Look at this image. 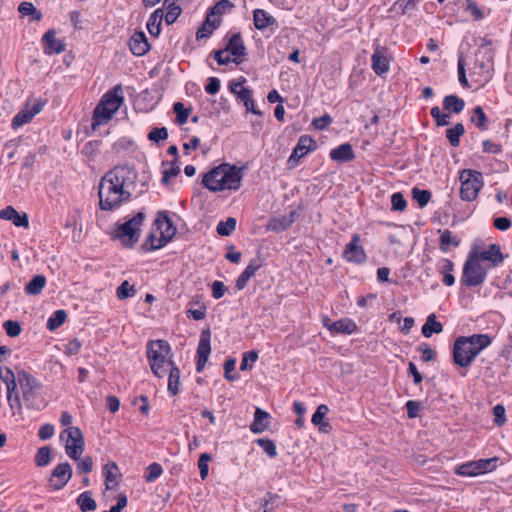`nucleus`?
I'll list each match as a JSON object with an SVG mask.
<instances>
[{"mask_svg":"<svg viewBox=\"0 0 512 512\" xmlns=\"http://www.w3.org/2000/svg\"><path fill=\"white\" fill-rule=\"evenodd\" d=\"M255 443L259 445L269 458H275L277 456L276 444L273 440L267 438H258Z\"/></svg>","mask_w":512,"mask_h":512,"instance_id":"nucleus-47","label":"nucleus"},{"mask_svg":"<svg viewBox=\"0 0 512 512\" xmlns=\"http://www.w3.org/2000/svg\"><path fill=\"white\" fill-rule=\"evenodd\" d=\"M129 48L135 56H143L150 50V44L144 32H135L129 40Z\"/></svg>","mask_w":512,"mask_h":512,"instance_id":"nucleus-19","label":"nucleus"},{"mask_svg":"<svg viewBox=\"0 0 512 512\" xmlns=\"http://www.w3.org/2000/svg\"><path fill=\"white\" fill-rule=\"evenodd\" d=\"M145 214L138 212L134 217L122 224H117L111 232L113 239H118L124 247H133L140 238V228Z\"/></svg>","mask_w":512,"mask_h":512,"instance_id":"nucleus-5","label":"nucleus"},{"mask_svg":"<svg viewBox=\"0 0 512 512\" xmlns=\"http://www.w3.org/2000/svg\"><path fill=\"white\" fill-rule=\"evenodd\" d=\"M103 473L105 477L106 489H112V484L117 485V478L120 476V473L119 468L115 462L107 463L103 468Z\"/></svg>","mask_w":512,"mask_h":512,"instance_id":"nucleus-34","label":"nucleus"},{"mask_svg":"<svg viewBox=\"0 0 512 512\" xmlns=\"http://www.w3.org/2000/svg\"><path fill=\"white\" fill-rule=\"evenodd\" d=\"M3 328L5 329L6 334L12 338L19 336L22 331L20 323L15 320H6L3 323Z\"/></svg>","mask_w":512,"mask_h":512,"instance_id":"nucleus-54","label":"nucleus"},{"mask_svg":"<svg viewBox=\"0 0 512 512\" xmlns=\"http://www.w3.org/2000/svg\"><path fill=\"white\" fill-rule=\"evenodd\" d=\"M443 331V325L437 321L434 313L428 315L425 324L422 326L421 332L425 338H430L433 334H439Z\"/></svg>","mask_w":512,"mask_h":512,"instance_id":"nucleus-31","label":"nucleus"},{"mask_svg":"<svg viewBox=\"0 0 512 512\" xmlns=\"http://www.w3.org/2000/svg\"><path fill=\"white\" fill-rule=\"evenodd\" d=\"M296 221V212L291 211L287 215H282L280 217H273L269 220L267 224V230L273 232H283L288 229L294 222Z\"/></svg>","mask_w":512,"mask_h":512,"instance_id":"nucleus-21","label":"nucleus"},{"mask_svg":"<svg viewBox=\"0 0 512 512\" xmlns=\"http://www.w3.org/2000/svg\"><path fill=\"white\" fill-rule=\"evenodd\" d=\"M32 118L33 113H30L28 109H24L14 116L11 126L13 129H17L30 122Z\"/></svg>","mask_w":512,"mask_h":512,"instance_id":"nucleus-51","label":"nucleus"},{"mask_svg":"<svg viewBox=\"0 0 512 512\" xmlns=\"http://www.w3.org/2000/svg\"><path fill=\"white\" fill-rule=\"evenodd\" d=\"M328 329L331 332L342 333V334H352L357 330V325L354 321L350 319H340L335 322H332Z\"/></svg>","mask_w":512,"mask_h":512,"instance_id":"nucleus-32","label":"nucleus"},{"mask_svg":"<svg viewBox=\"0 0 512 512\" xmlns=\"http://www.w3.org/2000/svg\"><path fill=\"white\" fill-rule=\"evenodd\" d=\"M167 13L165 15V21L168 25L173 24L178 17L181 15L182 9L179 5L165 6Z\"/></svg>","mask_w":512,"mask_h":512,"instance_id":"nucleus-57","label":"nucleus"},{"mask_svg":"<svg viewBox=\"0 0 512 512\" xmlns=\"http://www.w3.org/2000/svg\"><path fill=\"white\" fill-rule=\"evenodd\" d=\"M456 473L461 475V476H476V475H479V473L477 472V465H476L475 461L469 462V463H466V464H463V465L459 466V468L457 469Z\"/></svg>","mask_w":512,"mask_h":512,"instance_id":"nucleus-61","label":"nucleus"},{"mask_svg":"<svg viewBox=\"0 0 512 512\" xmlns=\"http://www.w3.org/2000/svg\"><path fill=\"white\" fill-rule=\"evenodd\" d=\"M136 294V289L134 286H131L127 280L123 281L121 285L117 288V297L120 300H124L126 298L132 297Z\"/></svg>","mask_w":512,"mask_h":512,"instance_id":"nucleus-53","label":"nucleus"},{"mask_svg":"<svg viewBox=\"0 0 512 512\" xmlns=\"http://www.w3.org/2000/svg\"><path fill=\"white\" fill-rule=\"evenodd\" d=\"M45 54H59L65 50V43L57 40L54 30H48L43 36Z\"/></svg>","mask_w":512,"mask_h":512,"instance_id":"nucleus-22","label":"nucleus"},{"mask_svg":"<svg viewBox=\"0 0 512 512\" xmlns=\"http://www.w3.org/2000/svg\"><path fill=\"white\" fill-rule=\"evenodd\" d=\"M330 158L337 162H350L355 159L352 145L343 143L330 152Z\"/></svg>","mask_w":512,"mask_h":512,"instance_id":"nucleus-25","label":"nucleus"},{"mask_svg":"<svg viewBox=\"0 0 512 512\" xmlns=\"http://www.w3.org/2000/svg\"><path fill=\"white\" fill-rule=\"evenodd\" d=\"M114 113L105 107L104 103H98L93 111L91 128L95 131L100 125L107 123Z\"/></svg>","mask_w":512,"mask_h":512,"instance_id":"nucleus-27","label":"nucleus"},{"mask_svg":"<svg viewBox=\"0 0 512 512\" xmlns=\"http://www.w3.org/2000/svg\"><path fill=\"white\" fill-rule=\"evenodd\" d=\"M466 10L469 11L477 21L484 18V12L479 8L474 0H466Z\"/></svg>","mask_w":512,"mask_h":512,"instance_id":"nucleus-64","label":"nucleus"},{"mask_svg":"<svg viewBox=\"0 0 512 512\" xmlns=\"http://www.w3.org/2000/svg\"><path fill=\"white\" fill-rule=\"evenodd\" d=\"M254 26L258 30H264L277 23L276 19L263 9H255L253 12Z\"/></svg>","mask_w":512,"mask_h":512,"instance_id":"nucleus-28","label":"nucleus"},{"mask_svg":"<svg viewBox=\"0 0 512 512\" xmlns=\"http://www.w3.org/2000/svg\"><path fill=\"white\" fill-rule=\"evenodd\" d=\"M391 205L392 210L401 212L405 210L407 202L402 193L396 192L391 196Z\"/></svg>","mask_w":512,"mask_h":512,"instance_id":"nucleus-56","label":"nucleus"},{"mask_svg":"<svg viewBox=\"0 0 512 512\" xmlns=\"http://www.w3.org/2000/svg\"><path fill=\"white\" fill-rule=\"evenodd\" d=\"M459 179L461 181V199L467 202L475 200L483 186L482 173L476 170L464 169L461 171Z\"/></svg>","mask_w":512,"mask_h":512,"instance_id":"nucleus-6","label":"nucleus"},{"mask_svg":"<svg viewBox=\"0 0 512 512\" xmlns=\"http://www.w3.org/2000/svg\"><path fill=\"white\" fill-rule=\"evenodd\" d=\"M280 499L276 493L268 492L264 498H261L258 502V512H273L277 505L276 502Z\"/></svg>","mask_w":512,"mask_h":512,"instance_id":"nucleus-39","label":"nucleus"},{"mask_svg":"<svg viewBox=\"0 0 512 512\" xmlns=\"http://www.w3.org/2000/svg\"><path fill=\"white\" fill-rule=\"evenodd\" d=\"M464 107V100L455 95H448L443 100V108L445 110H451L454 113H460Z\"/></svg>","mask_w":512,"mask_h":512,"instance_id":"nucleus-41","label":"nucleus"},{"mask_svg":"<svg viewBox=\"0 0 512 512\" xmlns=\"http://www.w3.org/2000/svg\"><path fill=\"white\" fill-rule=\"evenodd\" d=\"M51 449L49 446H43L38 449L35 455V463L38 467H44L50 463Z\"/></svg>","mask_w":512,"mask_h":512,"instance_id":"nucleus-49","label":"nucleus"},{"mask_svg":"<svg viewBox=\"0 0 512 512\" xmlns=\"http://www.w3.org/2000/svg\"><path fill=\"white\" fill-rule=\"evenodd\" d=\"M220 22V19L215 18L214 20H211V17H209V15H206L205 20L202 22L201 26L197 30L196 39L202 40L210 37L213 31L220 25Z\"/></svg>","mask_w":512,"mask_h":512,"instance_id":"nucleus-30","label":"nucleus"},{"mask_svg":"<svg viewBox=\"0 0 512 512\" xmlns=\"http://www.w3.org/2000/svg\"><path fill=\"white\" fill-rule=\"evenodd\" d=\"M72 467L68 462L58 464L51 473L49 485L54 490L62 489L71 479Z\"/></svg>","mask_w":512,"mask_h":512,"instance_id":"nucleus-11","label":"nucleus"},{"mask_svg":"<svg viewBox=\"0 0 512 512\" xmlns=\"http://www.w3.org/2000/svg\"><path fill=\"white\" fill-rule=\"evenodd\" d=\"M18 383L24 401L29 408H40L41 402L37 399V393L41 389V383L25 370L18 371Z\"/></svg>","mask_w":512,"mask_h":512,"instance_id":"nucleus-7","label":"nucleus"},{"mask_svg":"<svg viewBox=\"0 0 512 512\" xmlns=\"http://www.w3.org/2000/svg\"><path fill=\"white\" fill-rule=\"evenodd\" d=\"M431 192L428 190H422L417 187L412 189V198L418 203L420 208H424L431 199Z\"/></svg>","mask_w":512,"mask_h":512,"instance_id":"nucleus-46","label":"nucleus"},{"mask_svg":"<svg viewBox=\"0 0 512 512\" xmlns=\"http://www.w3.org/2000/svg\"><path fill=\"white\" fill-rule=\"evenodd\" d=\"M211 333L209 329L203 330L200 335V340L197 348V363L196 371L202 372L208 361L211 346H210Z\"/></svg>","mask_w":512,"mask_h":512,"instance_id":"nucleus-13","label":"nucleus"},{"mask_svg":"<svg viewBox=\"0 0 512 512\" xmlns=\"http://www.w3.org/2000/svg\"><path fill=\"white\" fill-rule=\"evenodd\" d=\"M224 49L227 53L229 52L232 56H234V63L240 64L243 62V57L246 55V47L240 33H234L229 38L228 43Z\"/></svg>","mask_w":512,"mask_h":512,"instance_id":"nucleus-16","label":"nucleus"},{"mask_svg":"<svg viewBox=\"0 0 512 512\" xmlns=\"http://www.w3.org/2000/svg\"><path fill=\"white\" fill-rule=\"evenodd\" d=\"M384 48L377 46L375 52L371 56L372 69L377 75H382L389 70V61L383 55Z\"/></svg>","mask_w":512,"mask_h":512,"instance_id":"nucleus-24","label":"nucleus"},{"mask_svg":"<svg viewBox=\"0 0 512 512\" xmlns=\"http://www.w3.org/2000/svg\"><path fill=\"white\" fill-rule=\"evenodd\" d=\"M329 412V408L325 404H321L317 407L316 411L312 415L311 421L315 426H319L324 422L326 414Z\"/></svg>","mask_w":512,"mask_h":512,"instance_id":"nucleus-55","label":"nucleus"},{"mask_svg":"<svg viewBox=\"0 0 512 512\" xmlns=\"http://www.w3.org/2000/svg\"><path fill=\"white\" fill-rule=\"evenodd\" d=\"M270 414L261 408H256L254 412V419L250 425V430L254 434H259L269 428Z\"/></svg>","mask_w":512,"mask_h":512,"instance_id":"nucleus-23","label":"nucleus"},{"mask_svg":"<svg viewBox=\"0 0 512 512\" xmlns=\"http://www.w3.org/2000/svg\"><path fill=\"white\" fill-rule=\"evenodd\" d=\"M123 90L120 84L116 85L113 89L105 93L100 100V103H104L105 107L110 110V113H116L121 104L124 101Z\"/></svg>","mask_w":512,"mask_h":512,"instance_id":"nucleus-17","label":"nucleus"},{"mask_svg":"<svg viewBox=\"0 0 512 512\" xmlns=\"http://www.w3.org/2000/svg\"><path fill=\"white\" fill-rule=\"evenodd\" d=\"M46 285V278L44 275L34 276L25 286V293L27 295H38L42 292Z\"/></svg>","mask_w":512,"mask_h":512,"instance_id":"nucleus-35","label":"nucleus"},{"mask_svg":"<svg viewBox=\"0 0 512 512\" xmlns=\"http://www.w3.org/2000/svg\"><path fill=\"white\" fill-rule=\"evenodd\" d=\"M163 472L160 464L154 462L147 467V475L145 479L147 482L155 481Z\"/></svg>","mask_w":512,"mask_h":512,"instance_id":"nucleus-59","label":"nucleus"},{"mask_svg":"<svg viewBox=\"0 0 512 512\" xmlns=\"http://www.w3.org/2000/svg\"><path fill=\"white\" fill-rule=\"evenodd\" d=\"M469 253H474L479 263L481 261H488L491 262L493 267H497L504 260L501 247L498 244L489 245V248L485 251H479L476 247H473Z\"/></svg>","mask_w":512,"mask_h":512,"instance_id":"nucleus-15","label":"nucleus"},{"mask_svg":"<svg viewBox=\"0 0 512 512\" xmlns=\"http://www.w3.org/2000/svg\"><path fill=\"white\" fill-rule=\"evenodd\" d=\"M316 149V142L307 135H303L299 138L297 145L292 151V154L288 158V165L290 168H294L299 160L304 157L307 153Z\"/></svg>","mask_w":512,"mask_h":512,"instance_id":"nucleus-12","label":"nucleus"},{"mask_svg":"<svg viewBox=\"0 0 512 512\" xmlns=\"http://www.w3.org/2000/svg\"><path fill=\"white\" fill-rule=\"evenodd\" d=\"M0 218L6 221H12L16 227L28 228L29 218L26 213L20 214L14 207L7 206L0 211Z\"/></svg>","mask_w":512,"mask_h":512,"instance_id":"nucleus-20","label":"nucleus"},{"mask_svg":"<svg viewBox=\"0 0 512 512\" xmlns=\"http://www.w3.org/2000/svg\"><path fill=\"white\" fill-rule=\"evenodd\" d=\"M237 221L234 217H228L226 221H220L216 231L221 236H229L236 228Z\"/></svg>","mask_w":512,"mask_h":512,"instance_id":"nucleus-45","label":"nucleus"},{"mask_svg":"<svg viewBox=\"0 0 512 512\" xmlns=\"http://www.w3.org/2000/svg\"><path fill=\"white\" fill-rule=\"evenodd\" d=\"M133 173L130 166L117 165L102 176L98 188L99 208L102 211H113L131 198L125 185Z\"/></svg>","mask_w":512,"mask_h":512,"instance_id":"nucleus-1","label":"nucleus"},{"mask_svg":"<svg viewBox=\"0 0 512 512\" xmlns=\"http://www.w3.org/2000/svg\"><path fill=\"white\" fill-rule=\"evenodd\" d=\"M440 235V249L442 252L446 253L449 251V245L458 247L461 243V240L457 236H453L452 232L448 229L443 231L439 230Z\"/></svg>","mask_w":512,"mask_h":512,"instance_id":"nucleus-37","label":"nucleus"},{"mask_svg":"<svg viewBox=\"0 0 512 512\" xmlns=\"http://www.w3.org/2000/svg\"><path fill=\"white\" fill-rule=\"evenodd\" d=\"M431 116L435 119L438 126L449 125V115L443 114L438 106L431 109Z\"/></svg>","mask_w":512,"mask_h":512,"instance_id":"nucleus-62","label":"nucleus"},{"mask_svg":"<svg viewBox=\"0 0 512 512\" xmlns=\"http://www.w3.org/2000/svg\"><path fill=\"white\" fill-rule=\"evenodd\" d=\"M211 460V456L208 453H202L198 460V468L200 470V477L202 480H205L208 476V462Z\"/></svg>","mask_w":512,"mask_h":512,"instance_id":"nucleus-58","label":"nucleus"},{"mask_svg":"<svg viewBox=\"0 0 512 512\" xmlns=\"http://www.w3.org/2000/svg\"><path fill=\"white\" fill-rule=\"evenodd\" d=\"M471 121L476 125V127L482 131L488 129V120L486 114L481 106H476L473 110V116L471 117Z\"/></svg>","mask_w":512,"mask_h":512,"instance_id":"nucleus-43","label":"nucleus"},{"mask_svg":"<svg viewBox=\"0 0 512 512\" xmlns=\"http://www.w3.org/2000/svg\"><path fill=\"white\" fill-rule=\"evenodd\" d=\"M242 169L229 163H221L205 173L202 184L211 192L238 190L242 181Z\"/></svg>","mask_w":512,"mask_h":512,"instance_id":"nucleus-2","label":"nucleus"},{"mask_svg":"<svg viewBox=\"0 0 512 512\" xmlns=\"http://www.w3.org/2000/svg\"><path fill=\"white\" fill-rule=\"evenodd\" d=\"M168 138V130L166 127L153 128L149 134L148 139L152 142H159Z\"/></svg>","mask_w":512,"mask_h":512,"instance_id":"nucleus-60","label":"nucleus"},{"mask_svg":"<svg viewBox=\"0 0 512 512\" xmlns=\"http://www.w3.org/2000/svg\"><path fill=\"white\" fill-rule=\"evenodd\" d=\"M17 384H19L18 377L6 385L7 401L12 410H17L18 412H21L22 404H21L19 392L17 390Z\"/></svg>","mask_w":512,"mask_h":512,"instance_id":"nucleus-29","label":"nucleus"},{"mask_svg":"<svg viewBox=\"0 0 512 512\" xmlns=\"http://www.w3.org/2000/svg\"><path fill=\"white\" fill-rule=\"evenodd\" d=\"M237 98L241 102H243L247 112H251L256 115L262 114L259 110L255 108L254 101L252 99V90L245 87H241V89L237 93Z\"/></svg>","mask_w":512,"mask_h":512,"instance_id":"nucleus-36","label":"nucleus"},{"mask_svg":"<svg viewBox=\"0 0 512 512\" xmlns=\"http://www.w3.org/2000/svg\"><path fill=\"white\" fill-rule=\"evenodd\" d=\"M493 63H494V50L489 49L484 53L483 60L476 59L475 66L472 71V75L477 76L476 82L480 86H484L488 83L493 76Z\"/></svg>","mask_w":512,"mask_h":512,"instance_id":"nucleus-10","label":"nucleus"},{"mask_svg":"<svg viewBox=\"0 0 512 512\" xmlns=\"http://www.w3.org/2000/svg\"><path fill=\"white\" fill-rule=\"evenodd\" d=\"M233 7V3H231L229 0H220L209 9L207 15H209V17L220 16Z\"/></svg>","mask_w":512,"mask_h":512,"instance_id":"nucleus-48","label":"nucleus"},{"mask_svg":"<svg viewBox=\"0 0 512 512\" xmlns=\"http://www.w3.org/2000/svg\"><path fill=\"white\" fill-rule=\"evenodd\" d=\"M170 354L171 347L165 340L150 341L147 344V358L151 371L156 377H164L168 368L174 365Z\"/></svg>","mask_w":512,"mask_h":512,"instance_id":"nucleus-4","label":"nucleus"},{"mask_svg":"<svg viewBox=\"0 0 512 512\" xmlns=\"http://www.w3.org/2000/svg\"><path fill=\"white\" fill-rule=\"evenodd\" d=\"M465 128L462 123H457L454 127L446 130V137L453 147L460 144V137L464 134Z\"/></svg>","mask_w":512,"mask_h":512,"instance_id":"nucleus-42","label":"nucleus"},{"mask_svg":"<svg viewBox=\"0 0 512 512\" xmlns=\"http://www.w3.org/2000/svg\"><path fill=\"white\" fill-rule=\"evenodd\" d=\"M77 470L79 473H90L93 470V458L91 456H85L84 458L77 459Z\"/></svg>","mask_w":512,"mask_h":512,"instance_id":"nucleus-63","label":"nucleus"},{"mask_svg":"<svg viewBox=\"0 0 512 512\" xmlns=\"http://www.w3.org/2000/svg\"><path fill=\"white\" fill-rule=\"evenodd\" d=\"M491 343L486 334H474L457 338L453 346V361L456 365L466 368L475 360L477 355Z\"/></svg>","mask_w":512,"mask_h":512,"instance_id":"nucleus-3","label":"nucleus"},{"mask_svg":"<svg viewBox=\"0 0 512 512\" xmlns=\"http://www.w3.org/2000/svg\"><path fill=\"white\" fill-rule=\"evenodd\" d=\"M487 275V270L477 261L474 253H469L463 266L462 282L467 287L481 285Z\"/></svg>","mask_w":512,"mask_h":512,"instance_id":"nucleus-8","label":"nucleus"},{"mask_svg":"<svg viewBox=\"0 0 512 512\" xmlns=\"http://www.w3.org/2000/svg\"><path fill=\"white\" fill-rule=\"evenodd\" d=\"M76 502L82 512L94 511L97 507L96 501L92 498L90 491L81 493Z\"/></svg>","mask_w":512,"mask_h":512,"instance_id":"nucleus-40","label":"nucleus"},{"mask_svg":"<svg viewBox=\"0 0 512 512\" xmlns=\"http://www.w3.org/2000/svg\"><path fill=\"white\" fill-rule=\"evenodd\" d=\"M67 318V313L65 310L60 309L54 312V314L47 321V329L50 331H54L59 328L62 324H64Z\"/></svg>","mask_w":512,"mask_h":512,"instance_id":"nucleus-44","label":"nucleus"},{"mask_svg":"<svg viewBox=\"0 0 512 512\" xmlns=\"http://www.w3.org/2000/svg\"><path fill=\"white\" fill-rule=\"evenodd\" d=\"M169 377H168V391L173 395H177L179 392L180 385V370L174 364L168 368Z\"/></svg>","mask_w":512,"mask_h":512,"instance_id":"nucleus-38","label":"nucleus"},{"mask_svg":"<svg viewBox=\"0 0 512 512\" xmlns=\"http://www.w3.org/2000/svg\"><path fill=\"white\" fill-rule=\"evenodd\" d=\"M360 236L353 234L351 241L346 245L343 257L349 261L361 264L366 260V254L363 247L360 245Z\"/></svg>","mask_w":512,"mask_h":512,"instance_id":"nucleus-14","label":"nucleus"},{"mask_svg":"<svg viewBox=\"0 0 512 512\" xmlns=\"http://www.w3.org/2000/svg\"><path fill=\"white\" fill-rule=\"evenodd\" d=\"M262 264L258 259H253L245 270L239 275L236 280V287L242 290L246 287L248 281L255 275L256 271L261 268Z\"/></svg>","mask_w":512,"mask_h":512,"instance_id":"nucleus-26","label":"nucleus"},{"mask_svg":"<svg viewBox=\"0 0 512 512\" xmlns=\"http://www.w3.org/2000/svg\"><path fill=\"white\" fill-rule=\"evenodd\" d=\"M497 460L498 459L494 457L490 459H480L478 461H475L477 465V472L479 474H483L494 470L496 468Z\"/></svg>","mask_w":512,"mask_h":512,"instance_id":"nucleus-52","label":"nucleus"},{"mask_svg":"<svg viewBox=\"0 0 512 512\" xmlns=\"http://www.w3.org/2000/svg\"><path fill=\"white\" fill-rule=\"evenodd\" d=\"M163 16L164 12L162 8L156 9L151 14L147 22V29L152 36H158L160 34Z\"/></svg>","mask_w":512,"mask_h":512,"instance_id":"nucleus-33","label":"nucleus"},{"mask_svg":"<svg viewBox=\"0 0 512 512\" xmlns=\"http://www.w3.org/2000/svg\"><path fill=\"white\" fill-rule=\"evenodd\" d=\"M67 435L66 454L73 460L79 459L84 451V437L82 431L78 427H68L61 435Z\"/></svg>","mask_w":512,"mask_h":512,"instance_id":"nucleus-9","label":"nucleus"},{"mask_svg":"<svg viewBox=\"0 0 512 512\" xmlns=\"http://www.w3.org/2000/svg\"><path fill=\"white\" fill-rule=\"evenodd\" d=\"M173 110L176 113L175 121L179 125H183L187 122L190 110L186 109L182 102H176L173 105Z\"/></svg>","mask_w":512,"mask_h":512,"instance_id":"nucleus-50","label":"nucleus"},{"mask_svg":"<svg viewBox=\"0 0 512 512\" xmlns=\"http://www.w3.org/2000/svg\"><path fill=\"white\" fill-rule=\"evenodd\" d=\"M158 229L160 230V237H158L157 246H165L175 236L176 228L172 220L165 215L163 220L157 219Z\"/></svg>","mask_w":512,"mask_h":512,"instance_id":"nucleus-18","label":"nucleus"}]
</instances>
